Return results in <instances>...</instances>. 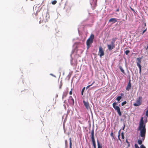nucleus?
Returning <instances> with one entry per match:
<instances>
[{
    "label": "nucleus",
    "instance_id": "f257e3e1",
    "mask_svg": "<svg viewBox=\"0 0 148 148\" xmlns=\"http://www.w3.org/2000/svg\"><path fill=\"white\" fill-rule=\"evenodd\" d=\"M143 118L142 117L140 123L138 130L140 131V136L142 137L143 141L144 140L146 134L145 125L144 124Z\"/></svg>",
    "mask_w": 148,
    "mask_h": 148
},
{
    "label": "nucleus",
    "instance_id": "f03ea898",
    "mask_svg": "<svg viewBox=\"0 0 148 148\" xmlns=\"http://www.w3.org/2000/svg\"><path fill=\"white\" fill-rule=\"evenodd\" d=\"M94 37V35L93 34H91L87 40L86 43L88 49L90 47V45L93 43Z\"/></svg>",
    "mask_w": 148,
    "mask_h": 148
},
{
    "label": "nucleus",
    "instance_id": "7ed1b4c3",
    "mask_svg": "<svg viewBox=\"0 0 148 148\" xmlns=\"http://www.w3.org/2000/svg\"><path fill=\"white\" fill-rule=\"evenodd\" d=\"M117 103L114 102L112 104V106L117 111L118 113L119 116H121L122 114L121 112L120 108L118 106H116L117 105Z\"/></svg>",
    "mask_w": 148,
    "mask_h": 148
},
{
    "label": "nucleus",
    "instance_id": "20e7f679",
    "mask_svg": "<svg viewBox=\"0 0 148 148\" xmlns=\"http://www.w3.org/2000/svg\"><path fill=\"white\" fill-rule=\"evenodd\" d=\"M91 138L92 141L93 146L94 148H96V145L95 143V141L94 136V130H92L91 131Z\"/></svg>",
    "mask_w": 148,
    "mask_h": 148
},
{
    "label": "nucleus",
    "instance_id": "39448f33",
    "mask_svg": "<svg viewBox=\"0 0 148 148\" xmlns=\"http://www.w3.org/2000/svg\"><path fill=\"white\" fill-rule=\"evenodd\" d=\"M142 99L141 96H140L138 97V99L136 100V102L134 103L133 105L135 106H140L141 104V101Z\"/></svg>",
    "mask_w": 148,
    "mask_h": 148
},
{
    "label": "nucleus",
    "instance_id": "423d86ee",
    "mask_svg": "<svg viewBox=\"0 0 148 148\" xmlns=\"http://www.w3.org/2000/svg\"><path fill=\"white\" fill-rule=\"evenodd\" d=\"M142 58H137V65L139 69V73L140 74L141 73V66L140 65L141 63V59Z\"/></svg>",
    "mask_w": 148,
    "mask_h": 148
},
{
    "label": "nucleus",
    "instance_id": "0eeeda50",
    "mask_svg": "<svg viewBox=\"0 0 148 148\" xmlns=\"http://www.w3.org/2000/svg\"><path fill=\"white\" fill-rule=\"evenodd\" d=\"M104 51L101 46H100L99 49V55L101 57L104 55Z\"/></svg>",
    "mask_w": 148,
    "mask_h": 148
},
{
    "label": "nucleus",
    "instance_id": "6e6552de",
    "mask_svg": "<svg viewBox=\"0 0 148 148\" xmlns=\"http://www.w3.org/2000/svg\"><path fill=\"white\" fill-rule=\"evenodd\" d=\"M83 103L84 105L85 106L87 110L90 109V108L89 106V103L88 101H83Z\"/></svg>",
    "mask_w": 148,
    "mask_h": 148
},
{
    "label": "nucleus",
    "instance_id": "1a4fd4ad",
    "mask_svg": "<svg viewBox=\"0 0 148 148\" xmlns=\"http://www.w3.org/2000/svg\"><path fill=\"white\" fill-rule=\"evenodd\" d=\"M68 101L70 104L73 105L74 104V100L71 96L69 97Z\"/></svg>",
    "mask_w": 148,
    "mask_h": 148
},
{
    "label": "nucleus",
    "instance_id": "9d476101",
    "mask_svg": "<svg viewBox=\"0 0 148 148\" xmlns=\"http://www.w3.org/2000/svg\"><path fill=\"white\" fill-rule=\"evenodd\" d=\"M107 47L108 49L110 51L115 48V45H113L111 44H108L107 45Z\"/></svg>",
    "mask_w": 148,
    "mask_h": 148
},
{
    "label": "nucleus",
    "instance_id": "9b49d317",
    "mask_svg": "<svg viewBox=\"0 0 148 148\" xmlns=\"http://www.w3.org/2000/svg\"><path fill=\"white\" fill-rule=\"evenodd\" d=\"M90 3L91 5L95 7L97 5V0H92V1H90Z\"/></svg>",
    "mask_w": 148,
    "mask_h": 148
},
{
    "label": "nucleus",
    "instance_id": "f8f14e48",
    "mask_svg": "<svg viewBox=\"0 0 148 148\" xmlns=\"http://www.w3.org/2000/svg\"><path fill=\"white\" fill-rule=\"evenodd\" d=\"M117 22V19L114 18H111L109 20V22H112L113 23H114Z\"/></svg>",
    "mask_w": 148,
    "mask_h": 148
},
{
    "label": "nucleus",
    "instance_id": "ddd939ff",
    "mask_svg": "<svg viewBox=\"0 0 148 148\" xmlns=\"http://www.w3.org/2000/svg\"><path fill=\"white\" fill-rule=\"evenodd\" d=\"M131 87V83L130 81L128 83L127 85V86L126 88V89L127 91H129V90L130 89Z\"/></svg>",
    "mask_w": 148,
    "mask_h": 148
},
{
    "label": "nucleus",
    "instance_id": "4468645a",
    "mask_svg": "<svg viewBox=\"0 0 148 148\" xmlns=\"http://www.w3.org/2000/svg\"><path fill=\"white\" fill-rule=\"evenodd\" d=\"M49 28L47 25H44L42 27V30H48Z\"/></svg>",
    "mask_w": 148,
    "mask_h": 148
},
{
    "label": "nucleus",
    "instance_id": "2eb2a0df",
    "mask_svg": "<svg viewBox=\"0 0 148 148\" xmlns=\"http://www.w3.org/2000/svg\"><path fill=\"white\" fill-rule=\"evenodd\" d=\"M117 38H112L111 44H112L113 45H115V44H114L116 40H117Z\"/></svg>",
    "mask_w": 148,
    "mask_h": 148
},
{
    "label": "nucleus",
    "instance_id": "dca6fc26",
    "mask_svg": "<svg viewBox=\"0 0 148 148\" xmlns=\"http://www.w3.org/2000/svg\"><path fill=\"white\" fill-rule=\"evenodd\" d=\"M117 38H112L111 44H112L113 45H115V44H114L116 40H117Z\"/></svg>",
    "mask_w": 148,
    "mask_h": 148
},
{
    "label": "nucleus",
    "instance_id": "f3484780",
    "mask_svg": "<svg viewBox=\"0 0 148 148\" xmlns=\"http://www.w3.org/2000/svg\"><path fill=\"white\" fill-rule=\"evenodd\" d=\"M68 91L67 92H64L63 93V96H62V99L66 97L67 95L68 94Z\"/></svg>",
    "mask_w": 148,
    "mask_h": 148
},
{
    "label": "nucleus",
    "instance_id": "a211bd4d",
    "mask_svg": "<svg viewBox=\"0 0 148 148\" xmlns=\"http://www.w3.org/2000/svg\"><path fill=\"white\" fill-rule=\"evenodd\" d=\"M97 143L98 148H102V147L101 145L100 144L98 140H97Z\"/></svg>",
    "mask_w": 148,
    "mask_h": 148
},
{
    "label": "nucleus",
    "instance_id": "6ab92c4d",
    "mask_svg": "<svg viewBox=\"0 0 148 148\" xmlns=\"http://www.w3.org/2000/svg\"><path fill=\"white\" fill-rule=\"evenodd\" d=\"M119 68L121 71L124 74H125V73L124 70L123 69L122 67L121 66H119Z\"/></svg>",
    "mask_w": 148,
    "mask_h": 148
},
{
    "label": "nucleus",
    "instance_id": "aec40b11",
    "mask_svg": "<svg viewBox=\"0 0 148 148\" xmlns=\"http://www.w3.org/2000/svg\"><path fill=\"white\" fill-rule=\"evenodd\" d=\"M122 98V97L121 96H119L116 99L118 101H120V100Z\"/></svg>",
    "mask_w": 148,
    "mask_h": 148
},
{
    "label": "nucleus",
    "instance_id": "412c9836",
    "mask_svg": "<svg viewBox=\"0 0 148 148\" xmlns=\"http://www.w3.org/2000/svg\"><path fill=\"white\" fill-rule=\"evenodd\" d=\"M70 140V148H72V142H71V138H70L69 139Z\"/></svg>",
    "mask_w": 148,
    "mask_h": 148
},
{
    "label": "nucleus",
    "instance_id": "4be33fe9",
    "mask_svg": "<svg viewBox=\"0 0 148 148\" xmlns=\"http://www.w3.org/2000/svg\"><path fill=\"white\" fill-rule=\"evenodd\" d=\"M85 87H84L82 89V92H81V95H83V93H84V92L85 90Z\"/></svg>",
    "mask_w": 148,
    "mask_h": 148
},
{
    "label": "nucleus",
    "instance_id": "5701e85b",
    "mask_svg": "<svg viewBox=\"0 0 148 148\" xmlns=\"http://www.w3.org/2000/svg\"><path fill=\"white\" fill-rule=\"evenodd\" d=\"M138 143L139 145H141L142 144V141L141 140H138Z\"/></svg>",
    "mask_w": 148,
    "mask_h": 148
},
{
    "label": "nucleus",
    "instance_id": "b1692460",
    "mask_svg": "<svg viewBox=\"0 0 148 148\" xmlns=\"http://www.w3.org/2000/svg\"><path fill=\"white\" fill-rule=\"evenodd\" d=\"M124 133L123 132H122L121 133L122 138L123 139L124 138Z\"/></svg>",
    "mask_w": 148,
    "mask_h": 148
},
{
    "label": "nucleus",
    "instance_id": "393cba45",
    "mask_svg": "<svg viewBox=\"0 0 148 148\" xmlns=\"http://www.w3.org/2000/svg\"><path fill=\"white\" fill-rule=\"evenodd\" d=\"M57 3V1L56 0H54L52 2V3L53 5H55Z\"/></svg>",
    "mask_w": 148,
    "mask_h": 148
},
{
    "label": "nucleus",
    "instance_id": "a878e982",
    "mask_svg": "<svg viewBox=\"0 0 148 148\" xmlns=\"http://www.w3.org/2000/svg\"><path fill=\"white\" fill-rule=\"evenodd\" d=\"M95 83V82H94L91 85H88V86H87L86 87V89H88V88H89V87H90V86H92V84Z\"/></svg>",
    "mask_w": 148,
    "mask_h": 148
},
{
    "label": "nucleus",
    "instance_id": "bb28decb",
    "mask_svg": "<svg viewBox=\"0 0 148 148\" xmlns=\"http://www.w3.org/2000/svg\"><path fill=\"white\" fill-rule=\"evenodd\" d=\"M126 103H127V102L126 101H124L123 102L121 103V106H123L124 105L126 104Z\"/></svg>",
    "mask_w": 148,
    "mask_h": 148
},
{
    "label": "nucleus",
    "instance_id": "cd10ccee",
    "mask_svg": "<svg viewBox=\"0 0 148 148\" xmlns=\"http://www.w3.org/2000/svg\"><path fill=\"white\" fill-rule=\"evenodd\" d=\"M130 52V51L129 50H126L125 51V54L126 55H128V54Z\"/></svg>",
    "mask_w": 148,
    "mask_h": 148
},
{
    "label": "nucleus",
    "instance_id": "c85d7f7f",
    "mask_svg": "<svg viewBox=\"0 0 148 148\" xmlns=\"http://www.w3.org/2000/svg\"><path fill=\"white\" fill-rule=\"evenodd\" d=\"M110 136L111 137H113V138L114 139H115V138H114V134H113V132H111V134H110Z\"/></svg>",
    "mask_w": 148,
    "mask_h": 148
},
{
    "label": "nucleus",
    "instance_id": "c756f323",
    "mask_svg": "<svg viewBox=\"0 0 148 148\" xmlns=\"http://www.w3.org/2000/svg\"><path fill=\"white\" fill-rule=\"evenodd\" d=\"M134 146L135 148H139V147L138 146L137 144H135Z\"/></svg>",
    "mask_w": 148,
    "mask_h": 148
},
{
    "label": "nucleus",
    "instance_id": "7c9ffc66",
    "mask_svg": "<svg viewBox=\"0 0 148 148\" xmlns=\"http://www.w3.org/2000/svg\"><path fill=\"white\" fill-rule=\"evenodd\" d=\"M126 143H127L128 144V146L129 147L130 145V143L128 141L127 139H126Z\"/></svg>",
    "mask_w": 148,
    "mask_h": 148
},
{
    "label": "nucleus",
    "instance_id": "2f4dec72",
    "mask_svg": "<svg viewBox=\"0 0 148 148\" xmlns=\"http://www.w3.org/2000/svg\"><path fill=\"white\" fill-rule=\"evenodd\" d=\"M62 86V82H61L60 83V87H59L60 89L61 88Z\"/></svg>",
    "mask_w": 148,
    "mask_h": 148
},
{
    "label": "nucleus",
    "instance_id": "473e14b6",
    "mask_svg": "<svg viewBox=\"0 0 148 148\" xmlns=\"http://www.w3.org/2000/svg\"><path fill=\"white\" fill-rule=\"evenodd\" d=\"M140 148H146V147L143 145H142L140 146Z\"/></svg>",
    "mask_w": 148,
    "mask_h": 148
},
{
    "label": "nucleus",
    "instance_id": "72a5a7b5",
    "mask_svg": "<svg viewBox=\"0 0 148 148\" xmlns=\"http://www.w3.org/2000/svg\"><path fill=\"white\" fill-rule=\"evenodd\" d=\"M146 116H148V109L146 111Z\"/></svg>",
    "mask_w": 148,
    "mask_h": 148
},
{
    "label": "nucleus",
    "instance_id": "f704fd0d",
    "mask_svg": "<svg viewBox=\"0 0 148 148\" xmlns=\"http://www.w3.org/2000/svg\"><path fill=\"white\" fill-rule=\"evenodd\" d=\"M121 130H120L118 132V136H120Z\"/></svg>",
    "mask_w": 148,
    "mask_h": 148
},
{
    "label": "nucleus",
    "instance_id": "c9c22d12",
    "mask_svg": "<svg viewBox=\"0 0 148 148\" xmlns=\"http://www.w3.org/2000/svg\"><path fill=\"white\" fill-rule=\"evenodd\" d=\"M147 30V28H146L144 30L142 34H143L146 32V31Z\"/></svg>",
    "mask_w": 148,
    "mask_h": 148
},
{
    "label": "nucleus",
    "instance_id": "e433bc0d",
    "mask_svg": "<svg viewBox=\"0 0 148 148\" xmlns=\"http://www.w3.org/2000/svg\"><path fill=\"white\" fill-rule=\"evenodd\" d=\"M72 90L71 89V90L70 91V92H69V94L70 95H71L72 94Z\"/></svg>",
    "mask_w": 148,
    "mask_h": 148
},
{
    "label": "nucleus",
    "instance_id": "4c0bfd02",
    "mask_svg": "<svg viewBox=\"0 0 148 148\" xmlns=\"http://www.w3.org/2000/svg\"><path fill=\"white\" fill-rule=\"evenodd\" d=\"M65 144H66V145H67V140H65Z\"/></svg>",
    "mask_w": 148,
    "mask_h": 148
},
{
    "label": "nucleus",
    "instance_id": "58836bf2",
    "mask_svg": "<svg viewBox=\"0 0 148 148\" xmlns=\"http://www.w3.org/2000/svg\"><path fill=\"white\" fill-rule=\"evenodd\" d=\"M120 136H118V139L120 141H121V139L120 138Z\"/></svg>",
    "mask_w": 148,
    "mask_h": 148
},
{
    "label": "nucleus",
    "instance_id": "ea45409f",
    "mask_svg": "<svg viewBox=\"0 0 148 148\" xmlns=\"http://www.w3.org/2000/svg\"><path fill=\"white\" fill-rule=\"evenodd\" d=\"M119 8L117 9L116 10V12H119Z\"/></svg>",
    "mask_w": 148,
    "mask_h": 148
},
{
    "label": "nucleus",
    "instance_id": "a19ab883",
    "mask_svg": "<svg viewBox=\"0 0 148 148\" xmlns=\"http://www.w3.org/2000/svg\"><path fill=\"white\" fill-rule=\"evenodd\" d=\"M125 126V125H124V126L123 127V130H124V129Z\"/></svg>",
    "mask_w": 148,
    "mask_h": 148
},
{
    "label": "nucleus",
    "instance_id": "79ce46f5",
    "mask_svg": "<svg viewBox=\"0 0 148 148\" xmlns=\"http://www.w3.org/2000/svg\"><path fill=\"white\" fill-rule=\"evenodd\" d=\"M148 49V45L147 46V48L146 49L147 50Z\"/></svg>",
    "mask_w": 148,
    "mask_h": 148
},
{
    "label": "nucleus",
    "instance_id": "37998d69",
    "mask_svg": "<svg viewBox=\"0 0 148 148\" xmlns=\"http://www.w3.org/2000/svg\"><path fill=\"white\" fill-rule=\"evenodd\" d=\"M131 10H132V11H134V9H132V8H131Z\"/></svg>",
    "mask_w": 148,
    "mask_h": 148
},
{
    "label": "nucleus",
    "instance_id": "c03bdc74",
    "mask_svg": "<svg viewBox=\"0 0 148 148\" xmlns=\"http://www.w3.org/2000/svg\"><path fill=\"white\" fill-rule=\"evenodd\" d=\"M121 96H123V93H121Z\"/></svg>",
    "mask_w": 148,
    "mask_h": 148
},
{
    "label": "nucleus",
    "instance_id": "a18cd8bd",
    "mask_svg": "<svg viewBox=\"0 0 148 148\" xmlns=\"http://www.w3.org/2000/svg\"><path fill=\"white\" fill-rule=\"evenodd\" d=\"M58 97V95L57 94L56 95V97Z\"/></svg>",
    "mask_w": 148,
    "mask_h": 148
},
{
    "label": "nucleus",
    "instance_id": "49530a36",
    "mask_svg": "<svg viewBox=\"0 0 148 148\" xmlns=\"http://www.w3.org/2000/svg\"><path fill=\"white\" fill-rule=\"evenodd\" d=\"M145 26H146V24L145 23Z\"/></svg>",
    "mask_w": 148,
    "mask_h": 148
}]
</instances>
